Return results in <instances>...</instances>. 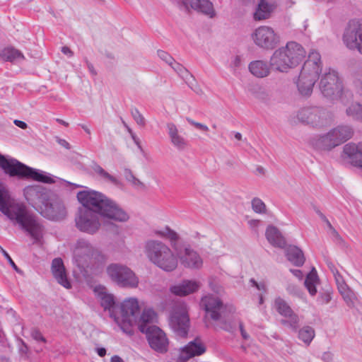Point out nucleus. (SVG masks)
<instances>
[{
    "label": "nucleus",
    "mask_w": 362,
    "mask_h": 362,
    "mask_svg": "<svg viewBox=\"0 0 362 362\" xmlns=\"http://www.w3.org/2000/svg\"><path fill=\"white\" fill-rule=\"evenodd\" d=\"M0 211L15 226L27 232L33 238L39 240L42 226L35 216L30 214L23 204L15 202L8 189L0 183Z\"/></svg>",
    "instance_id": "obj_1"
},
{
    "label": "nucleus",
    "mask_w": 362,
    "mask_h": 362,
    "mask_svg": "<svg viewBox=\"0 0 362 362\" xmlns=\"http://www.w3.org/2000/svg\"><path fill=\"white\" fill-rule=\"evenodd\" d=\"M76 197L82 205L79 208L93 209L103 217L119 222H126L129 218L123 209L101 192L86 189L78 192Z\"/></svg>",
    "instance_id": "obj_2"
},
{
    "label": "nucleus",
    "mask_w": 362,
    "mask_h": 362,
    "mask_svg": "<svg viewBox=\"0 0 362 362\" xmlns=\"http://www.w3.org/2000/svg\"><path fill=\"white\" fill-rule=\"evenodd\" d=\"M73 255L77 267L81 271L90 270L94 274L100 272L107 261L106 256L84 238L76 241Z\"/></svg>",
    "instance_id": "obj_3"
},
{
    "label": "nucleus",
    "mask_w": 362,
    "mask_h": 362,
    "mask_svg": "<svg viewBox=\"0 0 362 362\" xmlns=\"http://www.w3.org/2000/svg\"><path fill=\"white\" fill-rule=\"evenodd\" d=\"M322 69V63L320 53L315 50L310 52L308 59L304 62L299 76L295 81L298 90L302 96L311 95Z\"/></svg>",
    "instance_id": "obj_4"
},
{
    "label": "nucleus",
    "mask_w": 362,
    "mask_h": 362,
    "mask_svg": "<svg viewBox=\"0 0 362 362\" xmlns=\"http://www.w3.org/2000/svg\"><path fill=\"white\" fill-rule=\"evenodd\" d=\"M0 168L10 177L18 179H31L35 181L52 184L54 178L49 173L29 167L19 160L7 157L0 153Z\"/></svg>",
    "instance_id": "obj_5"
},
{
    "label": "nucleus",
    "mask_w": 362,
    "mask_h": 362,
    "mask_svg": "<svg viewBox=\"0 0 362 362\" xmlns=\"http://www.w3.org/2000/svg\"><path fill=\"white\" fill-rule=\"evenodd\" d=\"M154 233L158 237L170 240L172 247L175 250L177 255L180 259L181 264L185 267L199 268L202 266V261L197 252L193 250L189 245H180L177 243L180 239L179 235L169 226H166L162 230H156Z\"/></svg>",
    "instance_id": "obj_6"
},
{
    "label": "nucleus",
    "mask_w": 362,
    "mask_h": 362,
    "mask_svg": "<svg viewBox=\"0 0 362 362\" xmlns=\"http://www.w3.org/2000/svg\"><path fill=\"white\" fill-rule=\"evenodd\" d=\"M146 254L149 260L165 272H173L177 267V259L171 249L159 240L146 243Z\"/></svg>",
    "instance_id": "obj_7"
},
{
    "label": "nucleus",
    "mask_w": 362,
    "mask_h": 362,
    "mask_svg": "<svg viewBox=\"0 0 362 362\" xmlns=\"http://www.w3.org/2000/svg\"><path fill=\"white\" fill-rule=\"evenodd\" d=\"M101 214L93 209L79 208L75 215V226L76 228L83 233L94 235L100 228Z\"/></svg>",
    "instance_id": "obj_8"
},
{
    "label": "nucleus",
    "mask_w": 362,
    "mask_h": 362,
    "mask_svg": "<svg viewBox=\"0 0 362 362\" xmlns=\"http://www.w3.org/2000/svg\"><path fill=\"white\" fill-rule=\"evenodd\" d=\"M107 274L110 279L122 288H134L139 280L136 274L127 266L113 263L107 267Z\"/></svg>",
    "instance_id": "obj_9"
},
{
    "label": "nucleus",
    "mask_w": 362,
    "mask_h": 362,
    "mask_svg": "<svg viewBox=\"0 0 362 362\" xmlns=\"http://www.w3.org/2000/svg\"><path fill=\"white\" fill-rule=\"evenodd\" d=\"M319 88L324 97L335 100L340 98L344 86L338 73L331 69L326 71L320 80Z\"/></svg>",
    "instance_id": "obj_10"
},
{
    "label": "nucleus",
    "mask_w": 362,
    "mask_h": 362,
    "mask_svg": "<svg viewBox=\"0 0 362 362\" xmlns=\"http://www.w3.org/2000/svg\"><path fill=\"white\" fill-rule=\"evenodd\" d=\"M121 322L119 327L122 330L129 336L134 332L133 325L137 322L140 308L136 298H129L124 300L120 305Z\"/></svg>",
    "instance_id": "obj_11"
},
{
    "label": "nucleus",
    "mask_w": 362,
    "mask_h": 362,
    "mask_svg": "<svg viewBox=\"0 0 362 362\" xmlns=\"http://www.w3.org/2000/svg\"><path fill=\"white\" fill-rule=\"evenodd\" d=\"M345 46L362 54V19L353 18L347 23L342 35Z\"/></svg>",
    "instance_id": "obj_12"
},
{
    "label": "nucleus",
    "mask_w": 362,
    "mask_h": 362,
    "mask_svg": "<svg viewBox=\"0 0 362 362\" xmlns=\"http://www.w3.org/2000/svg\"><path fill=\"white\" fill-rule=\"evenodd\" d=\"M140 332L146 334L148 345L154 351L160 354H165L168 351L169 339L160 327L156 325L145 327L141 325Z\"/></svg>",
    "instance_id": "obj_13"
},
{
    "label": "nucleus",
    "mask_w": 362,
    "mask_h": 362,
    "mask_svg": "<svg viewBox=\"0 0 362 362\" xmlns=\"http://www.w3.org/2000/svg\"><path fill=\"white\" fill-rule=\"evenodd\" d=\"M296 117L303 124L320 127L328 123L329 114L322 107H305L298 111Z\"/></svg>",
    "instance_id": "obj_14"
},
{
    "label": "nucleus",
    "mask_w": 362,
    "mask_h": 362,
    "mask_svg": "<svg viewBox=\"0 0 362 362\" xmlns=\"http://www.w3.org/2000/svg\"><path fill=\"white\" fill-rule=\"evenodd\" d=\"M38 211L44 217L52 221H61L66 216L63 202L55 195H52Z\"/></svg>",
    "instance_id": "obj_15"
},
{
    "label": "nucleus",
    "mask_w": 362,
    "mask_h": 362,
    "mask_svg": "<svg viewBox=\"0 0 362 362\" xmlns=\"http://www.w3.org/2000/svg\"><path fill=\"white\" fill-rule=\"evenodd\" d=\"M24 196L30 205L37 211L41 209V206L49 201L52 196L47 189L41 185H30L23 189Z\"/></svg>",
    "instance_id": "obj_16"
},
{
    "label": "nucleus",
    "mask_w": 362,
    "mask_h": 362,
    "mask_svg": "<svg viewBox=\"0 0 362 362\" xmlns=\"http://www.w3.org/2000/svg\"><path fill=\"white\" fill-rule=\"evenodd\" d=\"M170 326L176 336L185 338L189 328V318L185 312L175 311L170 318Z\"/></svg>",
    "instance_id": "obj_17"
},
{
    "label": "nucleus",
    "mask_w": 362,
    "mask_h": 362,
    "mask_svg": "<svg viewBox=\"0 0 362 362\" xmlns=\"http://www.w3.org/2000/svg\"><path fill=\"white\" fill-rule=\"evenodd\" d=\"M206 351L205 345L199 337L189 341L180 349L176 362H187L190 358L204 354Z\"/></svg>",
    "instance_id": "obj_18"
},
{
    "label": "nucleus",
    "mask_w": 362,
    "mask_h": 362,
    "mask_svg": "<svg viewBox=\"0 0 362 362\" xmlns=\"http://www.w3.org/2000/svg\"><path fill=\"white\" fill-rule=\"evenodd\" d=\"M274 304L277 312L281 315L288 318V320H282V323L288 324L292 329L296 331L298 328L299 317L288 303L284 298L278 297L275 299Z\"/></svg>",
    "instance_id": "obj_19"
},
{
    "label": "nucleus",
    "mask_w": 362,
    "mask_h": 362,
    "mask_svg": "<svg viewBox=\"0 0 362 362\" xmlns=\"http://www.w3.org/2000/svg\"><path fill=\"white\" fill-rule=\"evenodd\" d=\"M200 304L213 320L217 321L220 319L223 305L219 298L212 295L206 296L202 298Z\"/></svg>",
    "instance_id": "obj_20"
},
{
    "label": "nucleus",
    "mask_w": 362,
    "mask_h": 362,
    "mask_svg": "<svg viewBox=\"0 0 362 362\" xmlns=\"http://www.w3.org/2000/svg\"><path fill=\"white\" fill-rule=\"evenodd\" d=\"M289 58L286 46L278 49L273 53V69L280 72H287L293 68L292 61Z\"/></svg>",
    "instance_id": "obj_21"
},
{
    "label": "nucleus",
    "mask_w": 362,
    "mask_h": 362,
    "mask_svg": "<svg viewBox=\"0 0 362 362\" xmlns=\"http://www.w3.org/2000/svg\"><path fill=\"white\" fill-rule=\"evenodd\" d=\"M52 272L57 281L66 288L71 287V283L68 279L63 260L58 257L54 258L52 262Z\"/></svg>",
    "instance_id": "obj_22"
},
{
    "label": "nucleus",
    "mask_w": 362,
    "mask_h": 362,
    "mask_svg": "<svg viewBox=\"0 0 362 362\" xmlns=\"http://www.w3.org/2000/svg\"><path fill=\"white\" fill-rule=\"evenodd\" d=\"M343 153L353 165L362 168V142L346 144Z\"/></svg>",
    "instance_id": "obj_23"
},
{
    "label": "nucleus",
    "mask_w": 362,
    "mask_h": 362,
    "mask_svg": "<svg viewBox=\"0 0 362 362\" xmlns=\"http://www.w3.org/2000/svg\"><path fill=\"white\" fill-rule=\"evenodd\" d=\"M184 6L213 18L215 16V11L212 3L209 0H184Z\"/></svg>",
    "instance_id": "obj_24"
},
{
    "label": "nucleus",
    "mask_w": 362,
    "mask_h": 362,
    "mask_svg": "<svg viewBox=\"0 0 362 362\" xmlns=\"http://www.w3.org/2000/svg\"><path fill=\"white\" fill-rule=\"evenodd\" d=\"M255 43L262 48L269 49L272 46V28L268 26H260L253 35Z\"/></svg>",
    "instance_id": "obj_25"
},
{
    "label": "nucleus",
    "mask_w": 362,
    "mask_h": 362,
    "mask_svg": "<svg viewBox=\"0 0 362 362\" xmlns=\"http://www.w3.org/2000/svg\"><path fill=\"white\" fill-rule=\"evenodd\" d=\"M199 286V283L196 281L183 280L180 284L171 286L170 290L176 296H185L197 291Z\"/></svg>",
    "instance_id": "obj_26"
},
{
    "label": "nucleus",
    "mask_w": 362,
    "mask_h": 362,
    "mask_svg": "<svg viewBox=\"0 0 362 362\" xmlns=\"http://www.w3.org/2000/svg\"><path fill=\"white\" fill-rule=\"evenodd\" d=\"M286 259L293 266L302 267L305 262V257L303 250L298 247L293 245H288L284 250Z\"/></svg>",
    "instance_id": "obj_27"
},
{
    "label": "nucleus",
    "mask_w": 362,
    "mask_h": 362,
    "mask_svg": "<svg viewBox=\"0 0 362 362\" xmlns=\"http://www.w3.org/2000/svg\"><path fill=\"white\" fill-rule=\"evenodd\" d=\"M311 144L316 149L323 151H330L337 146L331 131L326 134L313 137Z\"/></svg>",
    "instance_id": "obj_28"
},
{
    "label": "nucleus",
    "mask_w": 362,
    "mask_h": 362,
    "mask_svg": "<svg viewBox=\"0 0 362 362\" xmlns=\"http://www.w3.org/2000/svg\"><path fill=\"white\" fill-rule=\"evenodd\" d=\"M286 46L290 56L289 59L292 61L293 66L295 67L305 58L306 52L301 45L296 42H288Z\"/></svg>",
    "instance_id": "obj_29"
},
{
    "label": "nucleus",
    "mask_w": 362,
    "mask_h": 362,
    "mask_svg": "<svg viewBox=\"0 0 362 362\" xmlns=\"http://www.w3.org/2000/svg\"><path fill=\"white\" fill-rule=\"evenodd\" d=\"M337 146L346 142L354 135V129L349 125H339L331 130Z\"/></svg>",
    "instance_id": "obj_30"
},
{
    "label": "nucleus",
    "mask_w": 362,
    "mask_h": 362,
    "mask_svg": "<svg viewBox=\"0 0 362 362\" xmlns=\"http://www.w3.org/2000/svg\"><path fill=\"white\" fill-rule=\"evenodd\" d=\"M167 129L173 145L178 150H184L187 146V141L179 134L178 129L175 124L173 123H168Z\"/></svg>",
    "instance_id": "obj_31"
},
{
    "label": "nucleus",
    "mask_w": 362,
    "mask_h": 362,
    "mask_svg": "<svg viewBox=\"0 0 362 362\" xmlns=\"http://www.w3.org/2000/svg\"><path fill=\"white\" fill-rule=\"evenodd\" d=\"M98 297L100 300V305L104 308L105 310H109L110 317H114L117 320L115 310L117 308L115 296L112 294L107 293L105 290L99 292Z\"/></svg>",
    "instance_id": "obj_32"
},
{
    "label": "nucleus",
    "mask_w": 362,
    "mask_h": 362,
    "mask_svg": "<svg viewBox=\"0 0 362 362\" xmlns=\"http://www.w3.org/2000/svg\"><path fill=\"white\" fill-rule=\"evenodd\" d=\"M248 69L252 74L259 78L268 76L270 71L269 65L262 60H257L250 62Z\"/></svg>",
    "instance_id": "obj_33"
},
{
    "label": "nucleus",
    "mask_w": 362,
    "mask_h": 362,
    "mask_svg": "<svg viewBox=\"0 0 362 362\" xmlns=\"http://www.w3.org/2000/svg\"><path fill=\"white\" fill-rule=\"evenodd\" d=\"M271 13L272 4L266 0H259L253 14V18L255 21H262L269 18Z\"/></svg>",
    "instance_id": "obj_34"
},
{
    "label": "nucleus",
    "mask_w": 362,
    "mask_h": 362,
    "mask_svg": "<svg viewBox=\"0 0 362 362\" xmlns=\"http://www.w3.org/2000/svg\"><path fill=\"white\" fill-rule=\"evenodd\" d=\"M91 168L95 173L104 180L110 182L117 187L122 186V182L117 178L109 174L97 163L93 162L91 165Z\"/></svg>",
    "instance_id": "obj_35"
},
{
    "label": "nucleus",
    "mask_w": 362,
    "mask_h": 362,
    "mask_svg": "<svg viewBox=\"0 0 362 362\" xmlns=\"http://www.w3.org/2000/svg\"><path fill=\"white\" fill-rule=\"evenodd\" d=\"M318 280L319 279L317 272L315 268H313L312 270L307 274L304 282L305 288L308 289L309 293L311 296H315L317 293L315 286Z\"/></svg>",
    "instance_id": "obj_36"
},
{
    "label": "nucleus",
    "mask_w": 362,
    "mask_h": 362,
    "mask_svg": "<svg viewBox=\"0 0 362 362\" xmlns=\"http://www.w3.org/2000/svg\"><path fill=\"white\" fill-rule=\"evenodd\" d=\"M1 57L6 62H14L18 59H23L22 52L12 47L4 48L1 52Z\"/></svg>",
    "instance_id": "obj_37"
},
{
    "label": "nucleus",
    "mask_w": 362,
    "mask_h": 362,
    "mask_svg": "<svg viewBox=\"0 0 362 362\" xmlns=\"http://www.w3.org/2000/svg\"><path fill=\"white\" fill-rule=\"evenodd\" d=\"M156 316V313L152 309L144 310L139 318H137L138 328L140 330V326L144 325L145 327H148V324L152 323Z\"/></svg>",
    "instance_id": "obj_38"
},
{
    "label": "nucleus",
    "mask_w": 362,
    "mask_h": 362,
    "mask_svg": "<svg viewBox=\"0 0 362 362\" xmlns=\"http://www.w3.org/2000/svg\"><path fill=\"white\" fill-rule=\"evenodd\" d=\"M314 329L310 326H304L298 331V338L306 345H309L315 337Z\"/></svg>",
    "instance_id": "obj_39"
},
{
    "label": "nucleus",
    "mask_w": 362,
    "mask_h": 362,
    "mask_svg": "<svg viewBox=\"0 0 362 362\" xmlns=\"http://www.w3.org/2000/svg\"><path fill=\"white\" fill-rule=\"evenodd\" d=\"M170 66L185 82L189 79L195 81L193 75L182 64L175 60L173 64Z\"/></svg>",
    "instance_id": "obj_40"
},
{
    "label": "nucleus",
    "mask_w": 362,
    "mask_h": 362,
    "mask_svg": "<svg viewBox=\"0 0 362 362\" xmlns=\"http://www.w3.org/2000/svg\"><path fill=\"white\" fill-rule=\"evenodd\" d=\"M346 113L347 116L362 122V103H352L346 108Z\"/></svg>",
    "instance_id": "obj_41"
},
{
    "label": "nucleus",
    "mask_w": 362,
    "mask_h": 362,
    "mask_svg": "<svg viewBox=\"0 0 362 362\" xmlns=\"http://www.w3.org/2000/svg\"><path fill=\"white\" fill-rule=\"evenodd\" d=\"M286 240L282 233L273 226V247L284 249L287 247Z\"/></svg>",
    "instance_id": "obj_42"
},
{
    "label": "nucleus",
    "mask_w": 362,
    "mask_h": 362,
    "mask_svg": "<svg viewBox=\"0 0 362 362\" xmlns=\"http://www.w3.org/2000/svg\"><path fill=\"white\" fill-rule=\"evenodd\" d=\"M353 82L358 93L362 95V64L355 71Z\"/></svg>",
    "instance_id": "obj_43"
},
{
    "label": "nucleus",
    "mask_w": 362,
    "mask_h": 362,
    "mask_svg": "<svg viewBox=\"0 0 362 362\" xmlns=\"http://www.w3.org/2000/svg\"><path fill=\"white\" fill-rule=\"evenodd\" d=\"M252 210L257 214H265L266 212V205L262 202V199H260L258 197H255L252 200Z\"/></svg>",
    "instance_id": "obj_44"
},
{
    "label": "nucleus",
    "mask_w": 362,
    "mask_h": 362,
    "mask_svg": "<svg viewBox=\"0 0 362 362\" xmlns=\"http://www.w3.org/2000/svg\"><path fill=\"white\" fill-rule=\"evenodd\" d=\"M131 115L138 125L141 127H144L146 125V119L140 113L139 110L136 107H132L131 109Z\"/></svg>",
    "instance_id": "obj_45"
},
{
    "label": "nucleus",
    "mask_w": 362,
    "mask_h": 362,
    "mask_svg": "<svg viewBox=\"0 0 362 362\" xmlns=\"http://www.w3.org/2000/svg\"><path fill=\"white\" fill-rule=\"evenodd\" d=\"M286 290L290 295L298 297L301 296L303 293L301 288L295 284L291 282L287 283Z\"/></svg>",
    "instance_id": "obj_46"
},
{
    "label": "nucleus",
    "mask_w": 362,
    "mask_h": 362,
    "mask_svg": "<svg viewBox=\"0 0 362 362\" xmlns=\"http://www.w3.org/2000/svg\"><path fill=\"white\" fill-rule=\"evenodd\" d=\"M158 57L169 66L173 65L174 63V58L167 52L159 49L157 51Z\"/></svg>",
    "instance_id": "obj_47"
},
{
    "label": "nucleus",
    "mask_w": 362,
    "mask_h": 362,
    "mask_svg": "<svg viewBox=\"0 0 362 362\" xmlns=\"http://www.w3.org/2000/svg\"><path fill=\"white\" fill-rule=\"evenodd\" d=\"M217 321L220 322V327L228 332H233L235 330V327L232 325L230 321H227L223 317H222V313H221L220 319Z\"/></svg>",
    "instance_id": "obj_48"
},
{
    "label": "nucleus",
    "mask_w": 362,
    "mask_h": 362,
    "mask_svg": "<svg viewBox=\"0 0 362 362\" xmlns=\"http://www.w3.org/2000/svg\"><path fill=\"white\" fill-rule=\"evenodd\" d=\"M30 335L33 339L37 341L45 343L46 339L42 336L41 332L37 328H33L30 331Z\"/></svg>",
    "instance_id": "obj_49"
},
{
    "label": "nucleus",
    "mask_w": 362,
    "mask_h": 362,
    "mask_svg": "<svg viewBox=\"0 0 362 362\" xmlns=\"http://www.w3.org/2000/svg\"><path fill=\"white\" fill-rule=\"evenodd\" d=\"M0 251L2 252L3 255L6 257V259L8 260L9 264L11 266V267L18 273H21V270L17 267V265L15 264L11 256L8 255V253L4 250L1 246H0Z\"/></svg>",
    "instance_id": "obj_50"
},
{
    "label": "nucleus",
    "mask_w": 362,
    "mask_h": 362,
    "mask_svg": "<svg viewBox=\"0 0 362 362\" xmlns=\"http://www.w3.org/2000/svg\"><path fill=\"white\" fill-rule=\"evenodd\" d=\"M186 120L192 125H193L194 127H196L197 129L202 131V132H207L209 130V128L205 124H203L202 123H199V122H197L195 121H194L193 119H192L191 118L189 117H187L186 118Z\"/></svg>",
    "instance_id": "obj_51"
},
{
    "label": "nucleus",
    "mask_w": 362,
    "mask_h": 362,
    "mask_svg": "<svg viewBox=\"0 0 362 362\" xmlns=\"http://www.w3.org/2000/svg\"><path fill=\"white\" fill-rule=\"evenodd\" d=\"M188 86L194 91L198 95H202L203 94V90L197 84H194L191 81L190 79L187 80L186 82H185Z\"/></svg>",
    "instance_id": "obj_52"
},
{
    "label": "nucleus",
    "mask_w": 362,
    "mask_h": 362,
    "mask_svg": "<svg viewBox=\"0 0 362 362\" xmlns=\"http://www.w3.org/2000/svg\"><path fill=\"white\" fill-rule=\"evenodd\" d=\"M329 229L331 230V233H332V236L335 238V240L339 243H342L344 242L343 238H341V236L339 235V233L336 230V229L332 226V228H329Z\"/></svg>",
    "instance_id": "obj_53"
},
{
    "label": "nucleus",
    "mask_w": 362,
    "mask_h": 362,
    "mask_svg": "<svg viewBox=\"0 0 362 362\" xmlns=\"http://www.w3.org/2000/svg\"><path fill=\"white\" fill-rule=\"evenodd\" d=\"M250 284L252 286L256 287L259 291H264L265 285L264 283H258L254 279H250Z\"/></svg>",
    "instance_id": "obj_54"
},
{
    "label": "nucleus",
    "mask_w": 362,
    "mask_h": 362,
    "mask_svg": "<svg viewBox=\"0 0 362 362\" xmlns=\"http://www.w3.org/2000/svg\"><path fill=\"white\" fill-rule=\"evenodd\" d=\"M289 272L296 276L299 281H302L303 278V273L300 269H290Z\"/></svg>",
    "instance_id": "obj_55"
},
{
    "label": "nucleus",
    "mask_w": 362,
    "mask_h": 362,
    "mask_svg": "<svg viewBox=\"0 0 362 362\" xmlns=\"http://www.w3.org/2000/svg\"><path fill=\"white\" fill-rule=\"evenodd\" d=\"M337 284L338 286L339 291L341 293V295H344L349 292L347 289V286L344 281H343L341 283H337Z\"/></svg>",
    "instance_id": "obj_56"
},
{
    "label": "nucleus",
    "mask_w": 362,
    "mask_h": 362,
    "mask_svg": "<svg viewBox=\"0 0 362 362\" xmlns=\"http://www.w3.org/2000/svg\"><path fill=\"white\" fill-rule=\"evenodd\" d=\"M124 175L126 180L129 182H132L133 180H135V176L133 175V173L130 169L125 168Z\"/></svg>",
    "instance_id": "obj_57"
},
{
    "label": "nucleus",
    "mask_w": 362,
    "mask_h": 362,
    "mask_svg": "<svg viewBox=\"0 0 362 362\" xmlns=\"http://www.w3.org/2000/svg\"><path fill=\"white\" fill-rule=\"evenodd\" d=\"M239 329H240V334H241V336L242 337L245 339V340H247L250 339V335L246 332V331L244 329V326H243V324L242 322H239Z\"/></svg>",
    "instance_id": "obj_58"
},
{
    "label": "nucleus",
    "mask_w": 362,
    "mask_h": 362,
    "mask_svg": "<svg viewBox=\"0 0 362 362\" xmlns=\"http://www.w3.org/2000/svg\"><path fill=\"white\" fill-rule=\"evenodd\" d=\"M318 216L320 217V218L325 222L328 228H332V224L329 222V221L327 218V217L319 210L316 211Z\"/></svg>",
    "instance_id": "obj_59"
},
{
    "label": "nucleus",
    "mask_w": 362,
    "mask_h": 362,
    "mask_svg": "<svg viewBox=\"0 0 362 362\" xmlns=\"http://www.w3.org/2000/svg\"><path fill=\"white\" fill-rule=\"evenodd\" d=\"M241 64V58L240 56L237 55L235 57L233 61L231 63V66L236 69L240 66Z\"/></svg>",
    "instance_id": "obj_60"
},
{
    "label": "nucleus",
    "mask_w": 362,
    "mask_h": 362,
    "mask_svg": "<svg viewBox=\"0 0 362 362\" xmlns=\"http://www.w3.org/2000/svg\"><path fill=\"white\" fill-rule=\"evenodd\" d=\"M332 358H333V355L330 352H325L322 356V359L325 362H331L332 361Z\"/></svg>",
    "instance_id": "obj_61"
},
{
    "label": "nucleus",
    "mask_w": 362,
    "mask_h": 362,
    "mask_svg": "<svg viewBox=\"0 0 362 362\" xmlns=\"http://www.w3.org/2000/svg\"><path fill=\"white\" fill-rule=\"evenodd\" d=\"M86 62V64H87V67L90 71V73L93 75V76H96L97 75V71L95 69L93 64H91L90 62H88V60L87 59H85Z\"/></svg>",
    "instance_id": "obj_62"
},
{
    "label": "nucleus",
    "mask_w": 362,
    "mask_h": 362,
    "mask_svg": "<svg viewBox=\"0 0 362 362\" xmlns=\"http://www.w3.org/2000/svg\"><path fill=\"white\" fill-rule=\"evenodd\" d=\"M57 141L59 144H60L63 147L66 148V149L71 148V146H70L69 143L68 141H66L65 139H62L57 137Z\"/></svg>",
    "instance_id": "obj_63"
},
{
    "label": "nucleus",
    "mask_w": 362,
    "mask_h": 362,
    "mask_svg": "<svg viewBox=\"0 0 362 362\" xmlns=\"http://www.w3.org/2000/svg\"><path fill=\"white\" fill-rule=\"evenodd\" d=\"M13 123L17 127H18L19 128H21L22 129H25L28 127V124L25 122L21 121V120L15 119Z\"/></svg>",
    "instance_id": "obj_64"
}]
</instances>
